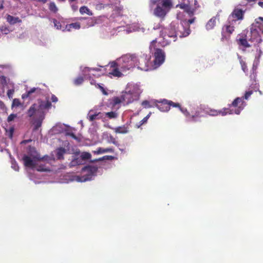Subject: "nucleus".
Wrapping results in <instances>:
<instances>
[{
  "mask_svg": "<svg viewBox=\"0 0 263 263\" xmlns=\"http://www.w3.org/2000/svg\"><path fill=\"white\" fill-rule=\"evenodd\" d=\"M103 68V67H101V68H90L87 67H81V69L83 72L84 77L86 79H89L90 83L91 85L95 84V81L93 80L90 79L91 76H93L95 77H99L101 74H103L104 73V69L102 70Z\"/></svg>",
  "mask_w": 263,
  "mask_h": 263,
  "instance_id": "13",
  "label": "nucleus"
},
{
  "mask_svg": "<svg viewBox=\"0 0 263 263\" xmlns=\"http://www.w3.org/2000/svg\"><path fill=\"white\" fill-rule=\"evenodd\" d=\"M11 168L14 171L18 172L19 171V166L16 162L14 160H11Z\"/></svg>",
  "mask_w": 263,
  "mask_h": 263,
  "instance_id": "44",
  "label": "nucleus"
},
{
  "mask_svg": "<svg viewBox=\"0 0 263 263\" xmlns=\"http://www.w3.org/2000/svg\"><path fill=\"white\" fill-rule=\"evenodd\" d=\"M98 167L94 165H88L82 170L81 176L73 175L70 180L77 182H85L92 179L97 175Z\"/></svg>",
  "mask_w": 263,
  "mask_h": 263,
  "instance_id": "8",
  "label": "nucleus"
},
{
  "mask_svg": "<svg viewBox=\"0 0 263 263\" xmlns=\"http://www.w3.org/2000/svg\"><path fill=\"white\" fill-rule=\"evenodd\" d=\"M136 54H125L117 59L116 61L110 63V67L112 69L109 72L110 77H121L122 72L132 70L135 68Z\"/></svg>",
  "mask_w": 263,
  "mask_h": 263,
  "instance_id": "2",
  "label": "nucleus"
},
{
  "mask_svg": "<svg viewBox=\"0 0 263 263\" xmlns=\"http://www.w3.org/2000/svg\"><path fill=\"white\" fill-rule=\"evenodd\" d=\"M113 129L117 134H127L129 130V124H125L122 126L115 127Z\"/></svg>",
  "mask_w": 263,
  "mask_h": 263,
  "instance_id": "24",
  "label": "nucleus"
},
{
  "mask_svg": "<svg viewBox=\"0 0 263 263\" xmlns=\"http://www.w3.org/2000/svg\"><path fill=\"white\" fill-rule=\"evenodd\" d=\"M53 23L54 24V27L57 30H61L63 32L67 31V28H66V25L64 22L59 21L57 20H53Z\"/></svg>",
  "mask_w": 263,
  "mask_h": 263,
  "instance_id": "25",
  "label": "nucleus"
},
{
  "mask_svg": "<svg viewBox=\"0 0 263 263\" xmlns=\"http://www.w3.org/2000/svg\"><path fill=\"white\" fill-rule=\"evenodd\" d=\"M49 8L50 10L53 12H56L58 11V8L53 2L50 3L49 5Z\"/></svg>",
  "mask_w": 263,
  "mask_h": 263,
  "instance_id": "45",
  "label": "nucleus"
},
{
  "mask_svg": "<svg viewBox=\"0 0 263 263\" xmlns=\"http://www.w3.org/2000/svg\"><path fill=\"white\" fill-rule=\"evenodd\" d=\"M80 12L81 14H87L91 16L93 15L92 11L86 6H82L80 8Z\"/></svg>",
  "mask_w": 263,
  "mask_h": 263,
  "instance_id": "35",
  "label": "nucleus"
},
{
  "mask_svg": "<svg viewBox=\"0 0 263 263\" xmlns=\"http://www.w3.org/2000/svg\"><path fill=\"white\" fill-rule=\"evenodd\" d=\"M82 158H79L78 157L74 159H73L69 163V165L70 167L75 166L77 165H80L82 164Z\"/></svg>",
  "mask_w": 263,
  "mask_h": 263,
  "instance_id": "34",
  "label": "nucleus"
},
{
  "mask_svg": "<svg viewBox=\"0 0 263 263\" xmlns=\"http://www.w3.org/2000/svg\"><path fill=\"white\" fill-rule=\"evenodd\" d=\"M35 175L34 173H32L29 172V178L30 180H32L35 184L39 183L41 182L40 181L36 180L35 179Z\"/></svg>",
  "mask_w": 263,
  "mask_h": 263,
  "instance_id": "48",
  "label": "nucleus"
},
{
  "mask_svg": "<svg viewBox=\"0 0 263 263\" xmlns=\"http://www.w3.org/2000/svg\"><path fill=\"white\" fill-rule=\"evenodd\" d=\"M191 112V115L189 113V116L186 117L187 121L189 122H196L198 121L199 118L204 116L203 112L212 116H217L218 115H221L224 116L228 114H234L233 108H223L221 110H217L211 108L202 109L201 107H199L192 109Z\"/></svg>",
  "mask_w": 263,
  "mask_h": 263,
  "instance_id": "4",
  "label": "nucleus"
},
{
  "mask_svg": "<svg viewBox=\"0 0 263 263\" xmlns=\"http://www.w3.org/2000/svg\"><path fill=\"white\" fill-rule=\"evenodd\" d=\"M236 24V20H229L228 24L224 25L222 28V39L224 40V38L227 39V36H229L234 30V26Z\"/></svg>",
  "mask_w": 263,
  "mask_h": 263,
  "instance_id": "20",
  "label": "nucleus"
},
{
  "mask_svg": "<svg viewBox=\"0 0 263 263\" xmlns=\"http://www.w3.org/2000/svg\"><path fill=\"white\" fill-rule=\"evenodd\" d=\"M101 106H96L90 110L87 114V118L90 121L95 120L103 119L104 118V112H101Z\"/></svg>",
  "mask_w": 263,
  "mask_h": 263,
  "instance_id": "19",
  "label": "nucleus"
},
{
  "mask_svg": "<svg viewBox=\"0 0 263 263\" xmlns=\"http://www.w3.org/2000/svg\"><path fill=\"white\" fill-rule=\"evenodd\" d=\"M51 132L52 134L65 133V135L69 136L73 139L78 140V137L72 133V128L64 124L57 123L51 128Z\"/></svg>",
  "mask_w": 263,
  "mask_h": 263,
  "instance_id": "12",
  "label": "nucleus"
},
{
  "mask_svg": "<svg viewBox=\"0 0 263 263\" xmlns=\"http://www.w3.org/2000/svg\"><path fill=\"white\" fill-rule=\"evenodd\" d=\"M151 115V112H149L145 118L148 120V119L150 117Z\"/></svg>",
  "mask_w": 263,
  "mask_h": 263,
  "instance_id": "62",
  "label": "nucleus"
},
{
  "mask_svg": "<svg viewBox=\"0 0 263 263\" xmlns=\"http://www.w3.org/2000/svg\"><path fill=\"white\" fill-rule=\"evenodd\" d=\"M257 51L258 52L259 54V56H260L261 54L262 53V52L260 49H257Z\"/></svg>",
  "mask_w": 263,
  "mask_h": 263,
  "instance_id": "61",
  "label": "nucleus"
},
{
  "mask_svg": "<svg viewBox=\"0 0 263 263\" xmlns=\"http://www.w3.org/2000/svg\"><path fill=\"white\" fill-rule=\"evenodd\" d=\"M142 92L143 88L140 83H129L123 92V99L126 104L133 103L139 99Z\"/></svg>",
  "mask_w": 263,
  "mask_h": 263,
  "instance_id": "6",
  "label": "nucleus"
},
{
  "mask_svg": "<svg viewBox=\"0 0 263 263\" xmlns=\"http://www.w3.org/2000/svg\"><path fill=\"white\" fill-rule=\"evenodd\" d=\"M83 81H84V79H83V77H79L74 80V84L76 85H81V84H82V83L83 82Z\"/></svg>",
  "mask_w": 263,
  "mask_h": 263,
  "instance_id": "47",
  "label": "nucleus"
},
{
  "mask_svg": "<svg viewBox=\"0 0 263 263\" xmlns=\"http://www.w3.org/2000/svg\"><path fill=\"white\" fill-rule=\"evenodd\" d=\"M157 42V39H155L153 40L149 46V49L151 51H152L153 48L155 50L154 52V57L155 60L154 61V63L153 65L154 66V69L157 68L159 66H160L161 64H162L165 60V53L164 52L160 49H155L154 46V44Z\"/></svg>",
  "mask_w": 263,
  "mask_h": 263,
  "instance_id": "10",
  "label": "nucleus"
},
{
  "mask_svg": "<svg viewBox=\"0 0 263 263\" xmlns=\"http://www.w3.org/2000/svg\"><path fill=\"white\" fill-rule=\"evenodd\" d=\"M0 2H1V4H0V9H3V4H2V2H3V0H0Z\"/></svg>",
  "mask_w": 263,
  "mask_h": 263,
  "instance_id": "63",
  "label": "nucleus"
},
{
  "mask_svg": "<svg viewBox=\"0 0 263 263\" xmlns=\"http://www.w3.org/2000/svg\"><path fill=\"white\" fill-rule=\"evenodd\" d=\"M91 154L88 152H83L81 154L79 158H82V161L83 163L84 160L89 159L91 158Z\"/></svg>",
  "mask_w": 263,
  "mask_h": 263,
  "instance_id": "39",
  "label": "nucleus"
},
{
  "mask_svg": "<svg viewBox=\"0 0 263 263\" xmlns=\"http://www.w3.org/2000/svg\"><path fill=\"white\" fill-rule=\"evenodd\" d=\"M112 6V5L111 3L104 4L101 2H98L95 5V9L97 10H101L104 9L105 8L107 7H111Z\"/></svg>",
  "mask_w": 263,
  "mask_h": 263,
  "instance_id": "32",
  "label": "nucleus"
},
{
  "mask_svg": "<svg viewBox=\"0 0 263 263\" xmlns=\"http://www.w3.org/2000/svg\"><path fill=\"white\" fill-rule=\"evenodd\" d=\"M195 17L189 20L187 22H183L184 24H182L179 27L176 23H172L168 28L162 27L160 24L155 25L152 30L154 32L159 30L160 38L161 39L159 41V43L162 46H165L168 45L171 39L175 42L176 40V37H186L190 33V29L189 24H191L194 22Z\"/></svg>",
  "mask_w": 263,
  "mask_h": 263,
  "instance_id": "1",
  "label": "nucleus"
},
{
  "mask_svg": "<svg viewBox=\"0 0 263 263\" xmlns=\"http://www.w3.org/2000/svg\"><path fill=\"white\" fill-rule=\"evenodd\" d=\"M41 38L43 39V41L41 39H39L36 40L35 39H34V42L36 44L40 45H45L47 43V39H46L44 36L42 35L41 36Z\"/></svg>",
  "mask_w": 263,
  "mask_h": 263,
  "instance_id": "40",
  "label": "nucleus"
},
{
  "mask_svg": "<svg viewBox=\"0 0 263 263\" xmlns=\"http://www.w3.org/2000/svg\"><path fill=\"white\" fill-rule=\"evenodd\" d=\"M151 58V55L144 53L139 57L136 55L135 67L145 71L153 70L154 67L153 63L150 61Z\"/></svg>",
  "mask_w": 263,
  "mask_h": 263,
  "instance_id": "9",
  "label": "nucleus"
},
{
  "mask_svg": "<svg viewBox=\"0 0 263 263\" xmlns=\"http://www.w3.org/2000/svg\"><path fill=\"white\" fill-rule=\"evenodd\" d=\"M16 117H17L16 114H11L8 116L7 121L8 122H11V121H13L15 118H16Z\"/></svg>",
  "mask_w": 263,
  "mask_h": 263,
  "instance_id": "51",
  "label": "nucleus"
},
{
  "mask_svg": "<svg viewBox=\"0 0 263 263\" xmlns=\"http://www.w3.org/2000/svg\"><path fill=\"white\" fill-rule=\"evenodd\" d=\"M25 166L31 168L33 171L47 172L49 171L48 167L45 164L43 158H41L36 152L30 155H24L22 158Z\"/></svg>",
  "mask_w": 263,
  "mask_h": 263,
  "instance_id": "5",
  "label": "nucleus"
},
{
  "mask_svg": "<svg viewBox=\"0 0 263 263\" xmlns=\"http://www.w3.org/2000/svg\"><path fill=\"white\" fill-rule=\"evenodd\" d=\"M160 104L156 105V107L161 111H168L170 109V106H172L173 107H179L180 110L185 116L186 117H188L189 115V112L187 109L181 107L178 103H174L171 101H168L165 99L160 102Z\"/></svg>",
  "mask_w": 263,
  "mask_h": 263,
  "instance_id": "11",
  "label": "nucleus"
},
{
  "mask_svg": "<svg viewBox=\"0 0 263 263\" xmlns=\"http://www.w3.org/2000/svg\"><path fill=\"white\" fill-rule=\"evenodd\" d=\"M246 36L249 41L254 42V44L261 42L258 30L255 27V26L253 25L251 26L250 30L247 31Z\"/></svg>",
  "mask_w": 263,
  "mask_h": 263,
  "instance_id": "17",
  "label": "nucleus"
},
{
  "mask_svg": "<svg viewBox=\"0 0 263 263\" xmlns=\"http://www.w3.org/2000/svg\"><path fill=\"white\" fill-rule=\"evenodd\" d=\"M258 63H259L258 58H256L254 62L253 65V68H252L253 72L250 75L251 79L254 80L256 78V70L257 66V65L258 64Z\"/></svg>",
  "mask_w": 263,
  "mask_h": 263,
  "instance_id": "31",
  "label": "nucleus"
},
{
  "mask_svg": "<svg viewBox=\"0 0 263 263\" xmlns=\"http://www.w3.org/2000/svg\"><path fill=\"white\" fill-rule=\"evenodd\" d=\"M71 8L73 10L76 11L78 9V7L74 5H71Z\"/></svg>",
  "mask_w": 263,
  "mask_h": 263,
  "instance_id": "59",
  "label": "nucleus"
},
{
  "mask_svg": "<svg viewBox=\"0 0 263 263\" xmlns=\"http://www.w3.org/2000/svg\"><path fill=\"white\" fill-rule=\"evenodd\" d=\"M114 152V149L112 148H104L102 147H99L97 149L96 151H93V153L95 154H101L106 153H112Z\"/></svg>",
  "mask_w": 263,
  "mask_h": 263,
  "instance_id": "29",
  "label": "nucleus"
},
{
  "mask_svg": "<svg viewBox=\"0 0 263 263\" xmlns=\"http://www.w3.org/2000/svg\"><path fill=\"white\" fill-rule=\"evenodd\" d=\"M113 157L111 156H105L102 158H99L98 160H112L113 159Z\"/></svg>",
  "mask_w": 263,
  "mask_h": 263,
  "instance_id": "53",
  "label": "nucleus"
},
{
  "mask_svg": "<svg viewBox=\"0 0 263 263\" xmlns=\"http://www.w3.org/2000/svg\"><path fill=\"white\" fill-rule=\"evenodd\" d=\"M241 68H242V70L245 72H246V70H247L246 64L244 62H241Z\"/></svg>",
  "mask_w": 263,
  "mask_h": 263,
  "instance_id": "57",
  "label": "nucleus"
},
{
  "mask_svg": "<svg viewBox=\"0 0 263 263\" xmlns=\"http://www.w3.org/2000/svg\"><path fill=\"white\" fill-rule=\"evenodd\" d=\"M180 13H179L177 14V18H179V19H181V15H180Z\"/></svg>",
  "mask_w": 263,
  "mask_h": 263,
  "instance_id": "64",
  "label": "nucleus"
},
{
  "mask_svg": "<svg viewBox=\"0 0 263 263\" xmlns=\"http://www.w3.org/2000/svg\"><path fill=\"white\" fill-rule=\"evenodd\" d=\"M14 93L13 89H9L7 91V96L9 98H12Z\"/></svg>",
  "mask_w": 263,
  "mask_h": 263,
  "instance_id": "55",
  "label": "nucleus"
},
{
  "mask_svg": "<svg viewBox=\"0 0 263 263\" xmlns=\"http://www.w3.org/2000/svg\"><path fill=\"white\" fill-rule=\"evenodd\" d=\"M155 4L157 7L154 10V14L159 17H163L172 7L171 0H150L149 7L152 9Z\"/></svg>",
  "mask_w": 263,
  "mask_h": 263,
  "instance_id": "7",
  "label": "nucleus"
},
{
  "mask_svg": "<svg viewBox=\"0 0 263 263\" xmlns=\"http://www.w3.org/2000/svg\"><path fill=\"white\" fill-rule=\"evenodd\" d=\"M80 28L81 24L78 22L67 24L66 27V28H67V31H71V28H73L74 29H79Z\"/></svg>",
  "mask_w": 263,
  "mask_h": 263,
  "instance_id": "33",
  "label": "nucleus"
},
{
  "mask_svg": "<svg viewBox=\"0 0 263 263\" xmlns=\"http://www.w3.org/2000/svg\"><path fill=\"white\" fill-rule=\"evenodd\" d=\"M246 9H243L239 6L236 7L233 10L231 15L229 17V20H236V23L237 21H241L243 18V14L245 12Z\"/></svg>",
  "mask_w": 263,
  "mask_h": 263,
  "instance_id": "21",
  "label": "nucleus"
},
{
  "mask_svg": "<svg viewBox=\"0 0 263 263\" xmlns=\"http://www.w3.org/2000/svg\"><path fill=\"white\" fill-rule=\"evenodd\" d=\"M115 31L113 30L111 32L110 34H107V35L103 34L102 35V37L104 38V39H109V38L111 37V36L115 35Z\"/></svg>",
  "mask_w": 263,
  "mask_h": 263,
  "instance_id": "52",
  "label": "nucleus"
},
{
  "mask_svg": "<svg viewBox=\"0 0 263 263\" xmlns=\"http://www.w3.org/2000/svg\"><path fill=\"white\" fill-rule=\"evenodd\" d=\"M6 20L8 23L10 25H14L16 23H20L22 22L21 19L18 17H14L9 14L7 15Z\"/></svg>",
  "mask_w": 263,
  "mask_h": 263,
  "instance_id": "27",
  "label": "nucleus"
},
{
  "mask_svg": "<svg viewBox=\"0 0 263 263\" xmlns=\"http://www.w3.org/2000/svg\"><path fill=\"white\" fill-rule=\"evenodd\" d=\"M104 117H107L109 119H116L118 116V114L116 111H110L107 112H104Z\"/></svg>",
  "mask_w": 263,
  "mask_h": 263,
  "instance_id": "36",
  "label": "nucleus"
},
{
  "mask_svg": "<svg viewBox=\"0 0 263 263\" xmlns=\"http://www.w3.org/2000/svg\"><path fill=\"white\" fill-rule=\"evenodd\" d=\"M255 27L263 34V17H259L255 20V22L253 24Z\"/></svg>",
  "mask_w": 263,
  "mask_h": 263,
  "instance_id": "26",
  "label": "nucleus"
},
{
  "mask_svg": "<svg viewBox=\"0 0 263 263\" xmlns=\"http://www.w3.org/2000/svg\"><path fill=\"white\" fill-rule=\"evenodd\" d=\"M252 94V91L249 90L246 92L244 98H237L232 102L230 107L234 108V114L239 115L246 105V103L243 101L245 99L247 100Z\"/></svg>",
  "mask_w": 263,
  "mask_h": 263,
  "instance_id": "14",
  "label": "nucleus"
},
{
  "mask_svg": "<svg viewBox=\"0 0 263 263\" xmlns=\"http://www.w3.org/2000/svg\"><path fill=\"white\" fill-rule=\"evenodd\" d=\"M147 121V120L144 117L140 122L139 124L137 125V127H140L141 125H142L143 124L146 123Z\"/></svg>",
  "mask_w": 263,
  "mask_h": 263,
  "instance_id": "56",
  "label": "nucleus"
},
{
  "mask_svg": "<svg viewBox=\"0 0 263 263\" xmlns=\"http://www.w3.org/2000/svg\"><path fill=\"white\" fill-rule=\"evenodd\" d=\"M67 152V150L65 148L60 147L52 152V156L54 159L62 160L64 159V155Z\"/></svg>",
  "mask_w": 263,
  "mask_h": 263,
  "instance_id": "22",
  "label": "nucleus"
},
{
  "mask_svg": "<svg viewBox=\"0 0 263 263\" xmlns=\"http://www.w3.org/2000/svg\"><path fill=\"white\" fill-rule=\"evenodd\" d=\"M21 105H22V104L19 99H13L12 104V108L17 107Z\"/></svg>",
  "mask_w": 263,
  "mask_h": 263,
  "instance_id": "43",
  "label": "nucleus"
},
{
  "mask_svg": "<svg viewBox=\"0 0 263 263\" xmlns=\"http://www.w3.org/2000/svg\"><path fill=\"white\" fill-rule=\"evenodd\" d=\"M41 93V89L39 87H33L27 91L25 93L22 95V98H32Z\"/></svg>",
  "mask_w": 263,
  "mask_h": 263,
  "instance_id": "23",
  "label": "nucleus"
},
{
  "mask_svg": "<svg viewBox=\"0 0 263 263\" xmlns=\"http://www.w3.org/2000/svg\"><path fill=\"white\" fill-rule=\"evenodd\" d=\"M51 100L53 102H57L58 101V98L55 96L52 95Z\"/></svg>",
  "mask_w": 263,
  "mask_h": 263,
  "instance_id": "58",
  "label": "nucleus"
},
{
  "mask_svg": "<svg viewBox=\"0 0 263 263\" xmlns=\"http://www.w3.org/2000/svg\"><path fill=\"white\" fill-rule=\"evenodd\" d=\"M258 5L263 8V2H259L258 3Z\"/></svg>",
  "mask_w": 263,
  "mask_h": 263,
  "instance_id": "60",
  "label": "nucleus"
},
{
  "mask_svg": "<svg viewBox=\"0 0 263 263\" xmlns=\"http://www.w3.org/2000/svg\"><path fill=\"white\" fill-rule=\"evenodd\" d=\"M217 17L214 16L211 18L206 24L205 28L207 30L213 29L216 24Z\"/></svg>",
  "mask_w": 263,
  "mask_h": 263,
  "instance_id": "28",
  "label": "nucleus"
},
{
  "mask_svg": "<svg viewBox=\"0 0 263 263\" xmlns=\"http://www.w3.org/2000/svg\"><path fill=\"white\" fill-rule=\"evenodd\" d=\"M248 41H249L248 40V39H247L246 35L244 37L241 38L239 40V44L245 47H250V45L248 43Z\"/></svg>",
  "mask_w": 263,
  "mask_h": 263,
  "instance_id": "37",
  "label": "nucleus"
},
{
  "mask_svg": "<svg viewBox=\"0 0 263 263\" xmlns=\"http://www.w3.org/2000/svg\"><path fill=\"white\" fill-rule=\"evenodd\" d=\"M80 20L82 22V27L86 28L103 22H107L108 19L104 16H101L98 17H81Z\"/></svg>",
  "mask_w": 263,
  "mask_h": 263,
  "instance_id": "16",
  "label": "nucleus"
},
{
  "mask_svg": "<svg viewBox=\"0 0 263 263\" xmlns=\"http://www.w3.org/2000/svg\"><path fill=\"white\" fill-rule=\"evenodd\" d=\"M0 31L1 33L3 34H8L12 30L9 28V27L5 25H3L0 27Z\"/></svg>",
  "mask_w": 263,
  "mask_h": 263,
  "instance_id": "38",
  "label": "nucleus"
},
{
  "mask_svg": "<svg viewBox=\"0 0 263 263\" xmlns=\"http://www.w3.org/2000/svg\"><path fill=\"white\" fill-rule=\"evenodd\" d=\"M121 103L124 105L127 104L126 101L123 99V93L120 97H115L112 99V104L114 106H116Z\"/></svg>",
  "mask_w": 263,
  "mask_h": 263,
  "instance_id": "30",
  "label": "nucleus"
},
{
  "mask_svg": "<svg viewBox=\"0 0 263 263\" xmlns=\"http://www.w3.org/2000/svg\"><path fill=\"white\" fill-rule=\"evenodd\" d=\"M51 104L49 101L38 100L32 105L27 111L30 120L37 129L40 127L45 118V111L50 108Z\"/></svg>",
  "mask_w": 263,
  "mask_h": 263,
  "instance_id": "3",
  "label": "nucleus"
},
{
  "mask_svg": "<svg viewBox=\"0 0 263 263\" xmlns=\"http://www.w3.org/2000/svg\"><path fill=\"white\" fill-rule=\"evenodd\" d=\"M141 105L145 108H151L153 106L151 104V102L147 100L143 101L142 102Z\"/></svg>",
  "mask_w": 263,
  "mask_h": 263,
  "instance_id": "46",
  "label": "nucleus"
},
{
  "mask_svg": "<svg viewBox=\"0 0 263 263\" xmlns=\"http://www.w3.org/2000/svg\"><path fill=\"white\" fill-rule=\"evenodd\" d=\"M115 29L119 32L120 31H125L127 33L132 32L133 31H139L142 33H146V29L140 26L139 24H133L127 27H125L122 25L115 27Z\"/></svg>",
  "mask_w": 263,
  "mask_h": 263,
  "instance_id": "18",
  "label": "nucleus"
},
{
  "mask_svg": "<svg viewBox=\"0 0 263 263\" xmlns=\"http://www.w3.org/2000/svg\"><path fill=\"white\" fill-rule=\"evenodd\" d=\"M97 87L100 89V90L101 91L103 95H108V92H107L106 90L104 88L102 84H97Z\"/></svg>",
  "mask_w": 263,
  "mask_h": 263,
  "instance_id": "49",
  "label": "nucleus"
},
{
  "mask_svg": "<svg viewBox=\"0 0 263 263\" xmlns=\"http://www.w3.org/2000/svg\"><path fill=\"white\" fill-rule=\"evenodd\" d=\"M6 108L4 103L0 100V113H4L6 111Z\"/></svg>",
  "mask_w": 263,
  "mask_h": 263,
  "instance_id": "50",
  "label": "nucleus"
},
{
  "mask_svg": "<svg viewBox=\"0 0 263 263\" xmlns=\"http://www.w3.org/2000/svg\"><path fill=\"white\" fill-rule=\"evenodd\" d=\"M186 3L177 5L176 7H179L183 9L191 16L200 8V5L197 0H186Z\"/></svg>",
  "mask_w": 263,
  "mask_h": 263,
  "instance_id": "15",
  "label": "nucleus"
},
{
  "mask_svg": "<svg viewBox=\"0 0 263 263\" xmlns=\"http://www.w3.org/2000/svg\"><path fill=\"white\" fill-rule=\"evenodd\" d=\"M107 142L110 143H112L116 146H119V144L117 141L111 136L109 135L107 138Z\"/></svg>",
  "mask_w": 263,
  "mask_h": 263,
  "instance_id": "42",
  "label": "nucleus"
},
{
  "mask_svg": "<svg viewBox=\"0 0 263 263\" xmlns=\"http://www.w3.org/2000/svg\"><path fill=\"white\" fill-rule=\"evenodd\" d=\"M0 81L1 83L4 85L6 83V78L3 76H0Z\"/></svg>",
  "mask_w": 263,
  "mask_h": 263,
  "instance_id": "54",
  "label": "nucleus"
},
{
  "mask_svg": "<svg viewBox=\"0 0 263 263\" xmlns=\"http://www.w3.org/2000/svg\"><path fill=\"white\" fill-rule=\"evenodd\" d=\"M14 128L13 127H10L8 129H6V135L10 138L12 139L13 135Z\"/></svg>",
  "mask_w": 263,
  "mask_h": 263,
  "instance_id": "41",
  "label": "nucleus"
}]
</instances>
